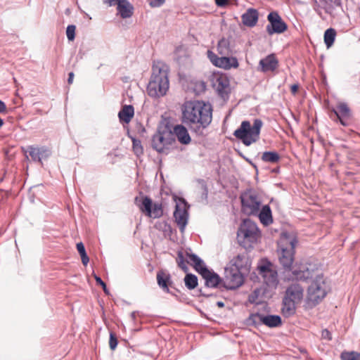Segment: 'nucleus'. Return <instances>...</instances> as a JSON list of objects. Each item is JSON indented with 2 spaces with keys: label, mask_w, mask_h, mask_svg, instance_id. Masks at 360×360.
Instances as JSON below:
<instances>
[{
  "label": "nucleus",
  "mask_w": 360,
  "mask_h": 360,
  "mask_svg": "<svg viewBox=\"0 0 360 360\" xmlns=\"http://www.w3.org/2000/svg\"><path fill=\"white\" fill-rule=\"evenodd\" d=\"M181 112L182 122L197 134H201L212 122V108L202 101L186 102Z\"/></svg>",
  "instance_id": "nucleus-1"
},
{
  "label": "nucleus",
  "mask_w": 360,
  "mask_h": 360,
  "mask_svg": "<svg viewBox=\"0 0 360 360\" xmlns=\"http://www.w3.org/2000/svg\"><path fill=\"white\" fill-rule=\"evenodd\" d=\"M295 278L297 281H306L314 276L307 290V304L311 307L318 304L327 295L328 285L321 274H316L314 270L305 266L292 271Z\"/></svg>",
  "instance_id": "nucleus-2"
},
{
  "label": "nucleus",
  "mask_w": 360,
  "mask_h": 360,
  "mask_svg": "<svg viewBox=\"0 0 360 360\" xmlns=\"http://www.w3.org/2000/svg\"><path fill=\"white\" fill-rule=\"evenodd\" d=\"M242 211L247 215H257L261 223L265 226L270 224V206L265 205L259 211L262 197L253 188L246 189L240 194Z\"/></svg>",
  "instance_id": "nucleus-3"
},
{
  "label": "nucleus",
  "mask_w": 360,
  "mask_h": 360,
  "mask_svg": "<svg viewBox=\"0 0 360 360\" xmlns=\"http://www.w3.org/2000/svg\"><path fill=\"white\" fill-rule=\"evenodd\" d=\"M168 74L169 68L166 64L158 62L153 65L147 86V91L150 97L160 98L167 94L169 87Z\"/></svg>",
  "instance_id": "nucleus-4"
},
{
  "label": "nucleus",
  "mask_w": 360,
  "mask_h": 360,
  "mask_svg": "<svg viewBox=\"0 0 360 360\" xmlns=\"http://www.w3.org/2000/svg\"><path fill=\"white\" fill-rule=\"evenodd\" d=\"M304 297V287L295 282L285 289L283 300L281 312L285 317H290L296 312L297 305L300 304Z\"/></svg>",
  "instance_id": "nucleus-5"
},
{
  "label": "nucleus",
  "mask_w": 360,
  "mask_h": 360,
  "mask_svg": "<svg viewBox=\"0 0 360 360\" xmlns=\"http://www.w3.org/2000/svg\"><path fill=\"white\" fill-rule=\"evenodd\" d=\"M296 243V238L290 236L286 232L281 233L280 239L277 243L278 260L285 270L291 269L294 261Z\"/></svg>",
  "instance_id": "nucleus-6"
},
{
  "label": "nucleus",
  "mask_w": 360,
  "mask_h": 360,
  "mask_svg": "<svg viewBox=\"0 0 360 360\" xmlns=\"http://www.w3.org/2000/svg\"><path fill=\"white\" fill-rule=\"evenodd\" d=\"M261 237L257 224L250 219L243 220L237 231L238 244L246 250L253 248Z\"/></svg>",
  "instance_id": "nucleus-7"
},
{
  "label": "nucleus",
  "mask_w": 360,
  "mask_h": 360,
  "mask_svg": "<svg viewBox=\"0 0 360 360\" xmlns=\"http://www.w3.org/2000/svg\"><path fill=\"white\" fill-rule=\"evenodd\" d=\"M262 127V122L259 119L254 120L252 125L249 121H243L233 135L245 146H250L259 139Z\"/></svg>",
  "instance_id": "nucleus-8"
},
{
  "label": "nucleus",
  "mask_w": 360,
  "mask_h": 360,
  "mask_svg": "<svg viewBox=\"0 0 360 360\" xmlns=\"http://www.w3.org/2000/svg\"><path fill=\"white\" fill-rule=\"evenodd\" d=\"M188 263L193 266L194 269L202 276L205 281L206 286L216 288L221 283V279L217 274L209 270L205 265L203 261L193 253L186 254Z\"/></svg>",
  "instance_id": "nucleus-9"
},
{
  "label": "nucleus",
  "mask_w": 360,
  "mask_h": 360,
  "mask_svg": "<svg viewBox=\"0 0 360 360\" xmlns=\"http://www.w3.org/2000/svg\"><path fill=\"white\" fill-rule=\"evenodd\" d=\"M174 141L171 131H159L155 134L152 139V146L158 153H165L167 146Z\"/></svg>",
  "instance_id": "nucleus-10"
},
{
  "label": "nucleus",
  "mask_w": 360,
  "mask_h": 360,
  "mask_svg": "<svg viewBox=\"0 0 360 360\" xmlns=\"http://www.w3.org/2000/svg\"><path fill=\"white\" fill-rule=\"evenodd\" d=\"M245 274L232 269L229 266L225 268L224 285L226 288L233 290L238 288L243 283Z\"/></svg>",
  "instance_id": "nucleus-11"
},
{
  "label": "nucleus",
  "mask_w": 360,
  "mask_h": 360,
  "mask_svg": "<svg viewBox=\"0 0 360 360\" xmlns=\"http://www.w3.org/2000/svg\"><path fill=\"white\" fill-rule=\"evenodd\" d=\"M207 56L214 66L224 70H230L232 68H237L239 65L238 61L236 57H219L210 50L207 51Z\"/></svg>",
  "instance_id": "nucleus-12"
},
{
  "label": "nucleus",
  "mask_w": 360,
  "mask_h": 360,
  "mask_svg": "<svg viewBox=\"0 0 360 360\" xmlns=\"http://www.w3.org/2000/svg\"><path fill=\"white\" fill-rule=\"evenodd\" d=\"M228 266L236 269L243 274L249 272L251 266V260L245 252L238 253L230 260Z\"/></svg>",
  "instance_id": "nucleus-13"
},
{
  "label": "nucleus",
  "mask_w": 360,
  "mask_h": 360,
  "mask_svg": "<svg viewBox=\"0 0 360 360\" xmlns=\"http://www.w3.org/2000/svg\"><path fill=\"white\" fill-rule=\"evenodd\" d=\"M212 87L218 92L221 96L227 95L229 91V79L228 77L223 73H214L210 78Z\"/></svg>",
  "instance_id": "nucleus-14"
},
{
  "label": "nucleus",
  "mask_w": 360,
  "mask_h": 360,
  "mask_svg": "<svg viewBox=\"0 0 360 360\" xmlns=\"http://www.w3.org/2000/svg\"><path fill=\"white\" fill-rule=\"evenodd\" d=\"M288 25L277 11H271V34H283L288 30Z\"/></svg>",
  "instance_id": "nucleus-15"
},
{
  "label": "nucleus",
  "mask_w": 360,
  "mask_h": 360,
  "mask_svg": "<svg viewBox=\"0 0 360 360\" xmlns=\"http://www.w3.org/2000/svg\"><path fill=\"white\" fill-rule=\"evenodd\" d=\"M174 217L181 233L184 232L188 223V212L184 206L176 205V210L174 212Z\"/></svg>",
  "instance_id": "nucleus-16"
},
{
  "label": "nucleus",
  "mask_w": 360,
  "mask_h": 360,
  "mask_svg": "<svg viewBox=\"0 0 360 360\" xmlns=\"http://www.w3.org/2000/svg\"><path fill=\"white\" fill-rule=\"evenodd\" d=\"M257 271L259 275L263 278L266 285H269L270 282V260L267 258L261 259L257 263Z\"/></svg>",
  "instance_id": "nucleus-17"
},
{
  "label": "nucleus",
  "mask_w": 360,
  "mask_h": 360,
  "mask_svg": "<svg viewBox=\"0 0 360 360\" xmlns=\"http://www.w3.org/2000/svg\"><path fill=\"white\" fill-rule=\"evenodd\" d=\"M134 203L138 206L140 211L147 217L150 214V208L153 205V201L148 196H137L134 198Z\"/></svg>",
  "instance_id": "nucleus-18"
},
{
  "label": "nucleus",
  "mask_w": 360,
  "mask_h": 360,
  "mask_svg": "<svg viewBox=\"0 0 360 360\" xmlns=\"http://www.w3.org/2000/svg\"><path fill=\"white\" fill-rule=\"evenodd\" d=\"M172 132V134L176 136L178 141L181 144H188L191 141V136L188 132L187 129L181 124L176 125L173 129V131Z\"/></svg>",
  "instance_id": "nucleus-19"
},
{
  "label": "nucleus",
  "mask_w": 360,
  "mask_h": 360,
  "mask_svg": "<svg viewBox=\"0 0 360 360\" xmlns=\"http://www.w3.org/2000/svg\"><path fill=\"white\" fill-rule=\"evenodd\" d=\"M27 152L29 153V155L34 161L39 162H41L42 158H47L50 155L49 150L45 147L34 148L33 146H29Z\"/></svg>",
  "instance_id": "nucleus-20"
},
{
  "label": "nucleus",
  "mask_w": 360,
  "mask_h": 360,
  "mask_svg": "<svg viewBox=\"0 0 360 360\" xmlns=\"http://www.w3.org/2000/svg\"><path fill=\"white\" fill-rule=\"evenodd\" d=\"M117 9L122 18H127L132 15L134 7L127 0H120Z\"/></svg>",
  "instance_id": "nucleus-21"
},
{
  "label": "nucleus",
  "mask_w": 360,
  "mask_h": 360,
  "mask_svg": "<svg viewBox=\"0 0 360 360\" xmlns=\"http://www.w3.org/2000/svg\"><path fill=\"white\" fill-rule=\"evenodd\" d=\"M243 23L248 27H253L258 20V13L257 10L249 8L241 16Z\"/></svg>",
  "instance_id": "nucleus-22"
},
{
  "label": "nucleus",
  "mask_w": 360,
  "mask_h": 360,
  "mask_svg": "<svg viewBox=\"0 0 360 360\" xmlns=\"http://www.w3.org/2000/svg\"><path fill=\"white\" fill-rule=\"evenodd\" d=\"M333 111L341 124L344 126L347 125L346 120L348 119L350 115V110L347 105L345 103H340Z\"/></svg>",
  "instance_id": "nucleus-23"
},
{
  "label": "nucleus",
  "mask_w": 360,
  "mask_h": 360,
  "mask_svg": "<svg viewBox=\"0 0 360 360\" xmlns=\"http://www.w3.org/2000/svg\"><path fill=\"white\" fill-rule=\"evenodd\" d=\"M134 115V107L131 105H125L122 107L118 113L119 119L121 122L129 123Z\"/></svg>",
  "instance_id": "nucleus-24"
},
{
  "label": "nucleus",
  "mask_w": 360,
  "mask_h": 360,
  "mask_svg": "<svg viewBox=\"0 0 360 360\" xmlns=\"http://www.w3.org/2000/svg\"><path fill=\"white\" fill-rule=\"evenodd\" d=\"M266 291V289L262 288L255 289L253 292L249 296V302L257 304L262 303L264 301L262 297L264 295Z\"/></svg>",
  "instance_id": "nucleus-25"
},
{
  "label": "nucleus",
  "mask_w": 360,
  "mask_h": 360,
  "mask_svg": "<svg viewBox=\"0 0 360 360\" xmlns=\"http://www.w3.org/2000/svg\"><path fill=\"white\" fill-rule=\"evenodd\" d=\"M217 51L221 56H226L231 53V49L230 47V41L228 39H221L217 44Z\"/></svg>",
  "instance_id": "nucleus-26"
},
{
  "label": "nucleus",
  "mask_w": 360,
  "mask_h": 360,
  "mask_svg": "<svg viewBox=\"0 0 360 360\" xmlns=\"http://www.w3.org/2000/svg\"><path fill=\"white\" fill-rule=\"evenodd\" d=\"M326 13L331 14L335 7H342L341 0H320Z\"/></svg>",
  "instance_id": "nucleus-27"
},
{
  "label": "nucleus",
  "mask_w": 360,
  "mask_h": 360,
  "mask_svg": "<svg viewBox=\"0 0 360 360\" xmlns=\"http://www.w3.org/2000/svg\"><path fill=\"white\" fill-rule=\"evenodd\" d=\"M336 37V31L333 28H328L324 32V42L328 49L333 44Z\"/></svg>",
  "instance_id": "nucleus-28"
},
{
  "label": "nucleus",
  "mask_w": 360,
  "mask_h": 360,
  "mask_svg": "<svg viewBox=\"0 0 360 360\" xmlns=\"http://www.w3.org/2000/svg\"><path fill=\"white\" fill-rule=\"evenodd\" d=\"M170 276L168 274H165L162 271H159L157 274V281L160 287H161L164 290L168 291V282L169 281Z\"/></svg>",
  "instance_id": "nucleus-29"
},
{
  "label": "nucleus",
  "mask_w": 360,
  "mask_h": 360,
  "mask_svg": "<svg viewBox=\"0 0 360 360\" xmlns=\"http://www.w3.org/2000/svg\"><path fill=\"white\" fill-rule=\"evenodd\" d=\"M185 285L192 290L198 285V278L192 274H187L184 278Z\"/></svg>",
  "instance_id": "nucleus-30"
},
{
  "label": "nucleus",
  "mask_w": 360,
  "mask_h": 360,
  "mask_svg": "<svg viewBox=\"0 0 360 360\" xmlns=\"http://www.w3.org/2000/svg\"><path fill=\"white\" fill-rule=\"evenodd\" d=\"M163 214L162 206L160 203H153L150 208V214L148 217L159 218Z\"/></svg>",
  "instance_id": "nucleus-31"
},
{
  "label": "nucleus",
  "mask_w": 360,
  "mask_h": 360,
  "mask_svg": "<svg viewBox=\"0 0 360 360\" xmlns=\"http://www.w3.org/2000/svg\"><path fill=\"white\" fill-rule=\"evenodd\" d=\"M77 249L80 255L82 264L84 266H86L89 262V258L88 255H86L84 244L82 242L77 243Z\"/></svg>",
  "instance_id": "nucleus-32"
},
{
  "label": "nucleus",
  "mask_w": 360,
  "mask_h": 360,
  "mask_svg": "<svg viewBox=\"0 0 360 360\" xmlns=\"http://www.w3.org/2000/svg\"><path fill=\"white\" fill-rule=\"evenodd\" d=\"M340 357L342 360H360V353L356 352H343Z\"/></svg>",
  "instance_id": "nucleus-33"
},
{
  "label": "nucleus",
  "mask_w": 360,
  "mask_h": 360,
  "mask_svg": "<svg viewBox=\"0 0 360 360\" xmlns=\"http://www.w3.org/2000/svg\"><path fill=\"white\" fill-rule=\"evenodd\" d=\"M259 68L262 72H266L270 70V55L260 60Z\"/></svg>",
  "instance_id": "nucleus-34"
},
{
  "label": "nucleus",
  "mask_w": 360,
  "mask_h": 360,
  "mask_svg": "<svg viewBox=\"0 0 360 360\" xmlns=\"http://www.w3.org/2000/svg\"><path fill=\"white\" fill-rule=\"evenodd\" d=\"M75 30L76 27L73 25H70L68 26L66 30L67 37L69 41H73L75 37Z\"/></svg>",
  "instance_id": "nucleus-35"
},
{
  "label": "nucleus",
  "mask_w": 360,
  "mask_h": 360,
  "mask_svg": "<svg viewBox=\"0 0 360 360\" xmlns=\"http://www.w3.org/2000/svg\"><path fill=\"white\" fill-rule=\"evenodd\" d=\"M161 229L165 233H170L172 232V228L169 224H168L166 221L160 222L155 226Z\"/></svg>",
  "instance_id": "nucleus-36"
},
{
  "label": "nucleus",
  "mask_w": 360,
  "mask_h": 360,
  "mask_svg": "<svg viewBox=\"0 0 360 360\" xmlns=\"http://www.w3.org/2000/svg\"><path fill=\"white\" fill-rule=\"evenodd\" d=\"M133 149L134 153L139 155L143 153V148L141 145L140 141H137L136 139H133Z\"/></svg>",
  "instance_id": "nucleus-37"
},
{
  "label": "nucleus",
  "mask_w": 360,
  "mask_h": 360,
  "mask_svg": "<svg viewBox=\"0 0 360 360\" xmlns=\"http://www.w3.org/2000/svg\"><path fill=\"white\" fill-rule=\"evenodd\" d=\"M109 345H110V348L112 350H114L117 345V338L115 335V334L112 333H110V334Z\"/></svg>",
  "instance_id": "nucleus-38"
},
{
  "label": "nucleus",
  "mask_w": 360,
  "mask_h": 360,
  "mask_svg": "<svg viewBox=\"0 0 360 360\" xmlns=\"http://www.w3.org/2000/svg\"><path fill=\"white\" fill-rule=\"evenodd\" d=\"M282 323L281 318L278 315H271V328L281 326Z\"/></svg>",
  "instance_id": "nucleus-39"
},
{
  "label": "nucleus",
  "mask_w": 360,
  "mask_h": 360,
  "mask_svg": "<svg viewBox=\"0 0 360 360\" xmlns=\"http://www.w3.org/2000/svg\"><path fill=\"white\" fill-rule=\"evenodd\" d=\"M94 278H95V280H96V283H97L98 285H101V286H102V288H103V290H104V292H105L106 294H108V290H107L106 285H105V283L102 281V279H101L99 276H96V275H94Z\"/></svg>",
  "instance_id": "nucleus-40"
},
{
  "label": "nucleus",
  "mask_w": 360,
  "mask_h": 360,
  "mask_svg": "<svg viewBox=\"0 0 360 360\" xmlns=\"http://www.w3.org/2000/svg\"><path fill=\"white\" fill-rule=\"evenodd\" d=\"M278 67V60L276 56L271 53V72H273Z\"/></svg>",
  "instance_id": "nucleus-41"
},
{
  "label": "nucleus",
  "mask_w": 360,
  "mask_h": 360,
  "mask_svg": "<svg viewBox=\"0 0 360 360\" xmlns=\"http://www.w3.org/2000/svg\"><path fill=\"white\" fill-rule=\"evenodd\" d=\"M165 2V0H152L149 2V5L153 7H160L163 5Z\"/></svg>",
  "instance_id": "nucleus-42"
},
{
  "label": "nucleus",
  "mask_w": 360,
  "mask_h": 360,
  "mask_svg": "<svg viewBox=\"0 0 360 360\" xmlns=\"http://www.w3.org/2000/svg\"><path fill=\"white\" fill-rule=\"evenodd\" d=\"M271 285H274L276 288L278 285L277 271L276 270H274L272 268H271Z\"/></svg>",
  "instance_id": "nucleus-43"
},
{
  "label": "nucleus",
  "mask_w": 360,
  "mask_h": 360,
  "mask_svg": "<svg viewBox=\"0 0 360 360\" xmlns=\"http://www.w3.org/2000/svg\"><path fill=\"white\" fill-rule=\"evenodd\" d=\"M280 159L281 157L276 152L271 151V165L277 163Z\"/></svg>",
  "instance_id": "nucleus-44"
},
{
  "label": "nucleus",
  "mask_w": 360,
  "mask_h": 360,
  "mask_svg": "<svg viewBox=\"0 0 360 360\" xmlns=\"http://www.w3.org/2000/svg\"><path fill=\"white\" fill-rule=\"evenodd\" d=\"M230 0H215L216 4L219 7H224L230 4Z\"/></svg>",
  "instance_id": "nucleus-45"
},
{
  "label": "nucleus",
  "mask_w": 360,
  "mask_h": 360,
  "mask_svg": "<svg viewBox=\"0 0 360 360\" xmlns=\"http://www.w3.org/2000/svg\"><path fill=\"white\" fill-rule=\"evenodd\" d=\"M321 336L323 339H326V340H331L332 339V336H331V333L330 332L327 330V329H325L322 331V334H321Z\"/></svg>",
  "instance_id": "nucleus-46"
},
{
  "label": "nucleus",
  "mask_w": 360,
  "mask_h": 360,
  "mask_svg": "<svg viewBox=\"0 0 360 360\" xmlns=\"http://www.w3.org/2000/svg\"><path fill=\"white\" fill-rule=\"evenodd\" d=\"M119 1H120V0H103V3L109 6H117Z\"/></svg>",
  "instance_id": "nucleus-47"
},
{
  "label": "nucleus",
  "mask_w": 360,
  "mask_h": 360,
  "mask_svg": "<svg viewBox=\"0 0 360 360\" xmlns=\"http://www.w3.org/2000/svg\"><path fill=\"white\" fill-rule=\"evenodd\" d=\"M178 264L179 267H180L184 272H187L188 270V268L187 265L186 264L184 260L180 261Z\"/></svg>",
  "instance_id": "nucleus-48"
},
{
  "label": "nucleus",
  "mask_w": 360,
  "mask_h": 360,
  "mask_svg": "<svg viewBox=\"0 0 360 360\" xmlns=\"http://www.w3.org/2000/svg\"><path fill=\"white\" fill-rule=\"evenodd\" d=\"M262 322L267 326L270 327V315H266L262 319Z\"/></svg>",
  "instance_id": "nucleus-49"
},
{
  "label": "nucleus",
  "mask_w": 360,
  "mask_h": 360,
  "mask_svg": "<svg viewBox=\"0 0 360 360\" xmlns=\"http://www.w3.org/2000/svg\"><path fill=\"white\" fill-rule=\"evenodd\" d=\"M262 160L265 162H270V151L264 153L262 155Z\"/></svg>",
  "instance_id": "nucleus-50"
},
{
  "label": "nucleus",
  "mask_w": 360,
  "mask_h": 360,
  "mask_svg": "<svg viewBox=\"0 0 360 360\" xmlns=\"http://www.w3.org/2000/svg\"><path fill=\"white\" fill-rule=\"evenodd\" d=\"M6 112V104L0 100V113Z\"/></svg>",
  "instance_id": "nucleus-51"
},
{
  "label": "nucleus",
  "mask_w": 360,
  "mask_h": 360,
  "mask_svg": "<svg viewBox=\"0 0 360 360\" xmlns=\"http://www.w3.org/2000/svg\"><path fill=\"white\" fill-rule=\"evenodd\" d=\"M184 257L182 252L179 251L177 254L176 262L179 263L180 261H184Z\"/></svg>",
  "instance_id": "nucleus-52"
},
{
  "label": "nucleus",
  "mask_w": 360,
  "mask_h": 360,
  "mask_svg": "<svg viewBox=\"0 0 360 360\" xmlns=\"http://www.w3.org/2000/svg\"><path fill=\"white\" fill-rule=\"evenodd\" d=\"M74 73L72 72H70L69 74H68V82L69 84H71L73 82V79H74Z\"/></svg>",
  "instance_id": "nucleus-53"
},
{
  "label": "nucleus",
  "mask_w": 360,
  "mask_h": 360,
  "mask_svg": "<svg viewBox=\"0 0 360 360\" xmlns=\"http://www.w3.org/2000/svg\"><path fill=\"white\" fill-rule=\"evenodd\" d=\"M280 171V167L279 166H276V167H273V165H271V173H278Z\"/></svg>",
  "instance_id": "nucleus-54"
},
{
  "label": "nucleus",
  "mask_w": 360,
  "mask_h": 360,
  "mask_svg": "<svg viewBox=\"0 0 360 360\" xmlns=\"http://www.w3.org/2000/svg\"><path fill=\"white\" fill-rule=\"evenodd\" d=\"M298 85L297 84H293L291 86V91L292 94H295L298 90Z\"/></svg>",
  "instance_id": "nucleus-55"
},
{
  "label": "nucleus",
  "mask_w": 360,
  "mask_h": 360,
  "mask_svg": "<svg viewBox=\"0 0 360 360\" xmlns=\"http://www.w3.org/2000/svg\"><path fill=\"white\" fill-rule=\"evenodd\" d=\"M314 8L315 11H316V7H319V3L316 0H314Z\"/></svg>",
  "instance_id": "nucleus-56"
},
{
  "label": "nucleus",
  "mask_w": 360,
  "mask_h": 360,
  "mask_svg": "<svg viewBox=\"0 0 360 360\" xmlns=\"http://www.w3.org/2000/svg\"><path fill=\"white\" fill-rule=\"evenodd\" d=\"M217 305L219 307H223L224 306V302H220V301H219V302H217Z\"/></svg>",
  "instance_id": "nucleus-57"
},
{
  "label": "nucleus",
  "mask_w": 360,
  "mask_h": 360,
  "mask_svg": "<svg viewBox=\"0 0 360 360\" xmlns=\"http://www.w3.org/2000/svg\"><path fill=\"white\" fill-rule=\"evenodd\" d=\"M270 29H271V27H270V23L268 24L266 27V32L270 34Z\"/></svg>",
  "instance_id": "nucleus-58"
},
{
  "label": "nucleus",
  "mask_w": 360,
  "mask_h": 360,
  "mask_svg": "<svg viewBox=\"0 0 360 360\" xmlns=\"http://www.w3.org/2000/svg\"><path fill=\"white\" fill-rule=\"evenodd\" d=\"M200 86L202 87V89H205V86H205V82H201L200 83Z\"/></svg>",
  "instance_id": "nucleus-59"
},
{
  "label": "nucleus",
  "mask_w": 360,
  "mask_h": 360,
  "mask_svg": "<svg viewBox=\"0 0 360 360\" xmlns=\"http://www.w3.org/2000/svg\"><path fill=\"white\" fill-rule=\"evenodd\" d=\"M4 120L0 117V128L4 125Z\"/></svg>",
  "instance_id": "nucleus-60"
},
{
  "label": "nucleus",
  "mask_w": 360,
  "mask_h": 360,
  "mask_svg": "<svg viewBox=\"0 0 360 360\" xmlns=\"http://www.w3.org/2000/svg\"><path fill=\"white\" fill-rule=\"evenodd\" d=\"M266 18L270 22V13L266 15Z\"/></svg>",
  "instance_id": "nucleus-61"
},
{
  "label": "nucleus",
  "mask_w": 360,
  "mask_h": 360,
  "mask_svg": "<svg viewBox=\"0 0 360 360\" xmlns=\"http://www.w3.org/2000/svg\"><path fill=\"white\" fill-rule=\"evenodd\" d=\"M131 316H132L133 319L135 318V312H132L131 313Z\"/></svg>",
  "instance_id": "nucleus-62"
},
{
  "label": "nucleus",
  "mask_w": 360,
  "mask_h": 360,
  "mask_svg": "<svg viewBox=\"0 0 360 360\" xmlns=\"http://www.w3.org/2000/svg\"><path fill=\"white\" fill-rule=\"evenodd\" d=\"M271 202H274V199H273L272 198H271Z\"/></svg>",
  "instance_id": "nucleus-63"
},
{
  "label": "nucleus",
  "mask_w": 360,
  "mask_h": 360,
  "mask_svg": "<svg viewBox=\"0 0 360 360\" xmlns=\"http://www.w3.org/2000/svg\"><path fill=\"white\" fill-rule=\"evenodd\" d=\"M271 223L273 222V217H271Z\"/></svg>",
  "instance_id": "nucleus-64"
}]
</instances>
